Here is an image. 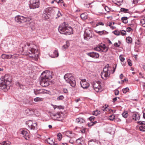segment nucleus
<instances>
[{
    "label": "nucleus",
    "instance_id": "f3484780",
    "mask_svg": "<svg viewBox=\"0 0 145 145\" xmlns=\"http://www.w3.org/2000/svg\"><path fill=\"white\" fill-rule=\"evenodd\" d=\"M100 47L101 50L103 52H106L108 50V48L106 46L105 44L101 45Z\"/></svg>",
    "mask_w": 145,
    "mask_h": 145
},
{
    "label": "nucleus",
    "instance_id": "e433bc0d",
    "mask_svg": "<svg viewBox=\"0 0 145 145\" xmlns=\"http://www.w3.org/2000/svg\"><path fill=\"white\" fill-rule=\"evenodd\" d=\"M120 10L121 12H124V13H127L128 10L123 8H121Z\"/></svg>",
    "mask_w": 145,
    "mask_h": 145
},
{
    "label": "nucleus",
    "instance_id": "ddd939ff",
    "mask_svg": "<svg viewBox=\"0 0 145 145\" xmlns=\"http://www.w3.org/2000/svg\"><path fill=\"white\" fill-rule=\"evenodd\" d=\"M81 87L83 89H87L89 86V84L85 80H81L80 82Z\"/></svg>",
    "mask_w": 145,
    "mask_h": 145
},
{
    "label": "nucleus",
    "instance_id": "72a5a7b5",
    "mask_svg": "<svg viewBox=\"0 0 145 145\" xmlns=\"http://www.w3.org/2000/svg\"><path fill=\"white\" fill-rule=\"evenodd\" d=\"M129 89L128 88H126L122 89V91L124 93H126L127 92L129 91Z\"/></svg>",
    "mask_w": 145,
    "mask_h": 145
},
{
    "label": "nucleus",
    "instance_id": "0eeeda50",
    "mask_svg": "<svg viewBox=\"0 0 145 145\" xmlns=\"http://www.w3.org/2000/svg\"><path fill=\"white\" fill-rule=\"evenodd\" d=\"M109 65L108 64H107L106 66L104 68L103 72L101 73V77L104 79V77L105 78L108 77L110 75V73H108V71L109 70Z\"/></svg>",
    "mask_w": 145,
    "mask_h": 145
},
{
    "label": "nucleus",
    "instance_id": "4be33fe9",
    "mask_svg": "<svg viewBox=\"0 0 145 145\" xmlns=\"http://www.w3.org/2000/svg\"><path fill=\"white\" fill-rule=\"evenodd\" d=\"M81 18L83 20H85L87 18L86 13H82L80 16Z\"/></svg>",
    "mask_w": 145,
    "mask_h": 145
},
{
    "label": "nucleus",
    "instance_id": "a19ab883",
    "mask_svg": "<svg viewBox=\"0 0 145 145\" xmlns=\"http://www.w3.org/2000/svg\"><path fill=\"white\" fill-rule=\"evenodd\" d=\"M104 8L105 9V10L107 12H109L110 8L108 7V6H106L104 7Z\"/></svg>",
    "mask_w": 145,
    "mask_h": 145
},
{
    "label": "nucleus",
    "instance_id": "6ab92c4d",
    "mask_svg": "<svg viewBox=\"0 0 145 145\" xmlns=\"http://www.w3.org/2000/svg\"><path fill=\"white\" fill-rule=\"evenodd\" d=\"M76 121L78 123L81 124L84 123L85 121V120L83 118H76Z\"/></svg>",
    "mask_w": 145,
    "mask_h": 145
},
{
    "label": "nucleus",
    "instance_id": "f257e3e1",
    "mask_svg": "<svg viewBox=\"0 0 145 145\" xmlns=\"http://www.w3.org/2000/svg\"><path fill=\"white\" fill-rule=\"evenodd\" d=\"M0 89L4 92L7 91L10 89V84L11 82V79L9 76L6 75L1 78Z\"/></svg>",
    "mask_w": 145,
    "mask_h": 145
},
{
    "label": "nucleus",
    "instance_id": "f704fd0d",
    "mask_svg": "<svg viewBox=\"0 0 145 145\" xmlns=\"http://www.w3.org/2000/svg\"><path fill=\"white\" fill-rule=\"evenodd\" d=\"M105 106H106V105ZM107 106H103L101 108L102 110H103L104 111H106L107 110H108V109L107 108Z\"/></svg>",
    "mask_w": 145,
    "mask_h": 145
},
{
    "label": "nucleus",
    "instance_id": "a211bd4d",
    "mask_svg": "<svg viewBox=\"0 0 145 145\" xmlns=\"http://www.w3.org/2000/svg\"><path fill=\"white\" fill-rule=\"evenodd\" d=\"M12 55L10 54H3L1 56L2 58L5 59H10L12 58Z\"/></svg>",
    "mask_w": 145,
    "mask_h": 145
},
{
    "label": "nucleus",
    "instance_id": "49530a36",
    "mask_svg": "<svg viewBox=\"0 0 145 145\" xmlns=\"http://www.w3.org/2000/svg\"><path fill=\"white\" fill-rule=\"evenodd\" d=\"M133 31V29L131 27H129L127 28L126 31L128 32H130Z\"/></svg>",
    "mask_w": 145,
    "mask_h": 145
},
{
    "label": "nucleus",
    "instance_id": "7ed1b4c3",
    "mask_svg": "<svg viewBox=\"0 0 145 145\" xmlns=\"http://www.w3.org/2000/svg\"><path fill=\"white\" fill-rule=\"evenodd\" d=\"M58 30L60 33L66 35H70L73 33L72 28L68 26V25L66 24L65 22L59 25Z\"/></svg>",
    "mask_w": 145,
    "mask_h": 145
},
{
    "label": "nucleus",
    "instance_id": "2eb2a0df",
    "mask_svg": "<svg viewBox=\"0 0 145 145\" xmlns=\"http://www.w3.org/2000/svg\"><path fill=\"white\" fill-rule=\"evenodd\" d=\"M21 134L22 135L23 137L26 140L29 139V134L27 131L23 130L22 131Z\"/></svg>",
    "mask_w": 145,
    "mask_h": 145
},
{
    "label": "nucleus",
    "instance_id": "423d86ee",
    "mask_svg": "<svg viewBox=\"0 0 145 145\" xmlns=\"http://www.w3.org/2000/svg\"><path fill=\"white\" fill-rule=\"evenodd\" d=\"M66 82L69 83L72 87H74L76 85V82L73 76H69L68 74H66L64 76Z\"/></svg>",
    "mask_w": 145,
    "mask_h": 145
},
{
    "label": "nucleus",
    "instance_id": "39448f33",
    "mask_svg": "<svg viewBox=\"0 0 145 145\" xmlns=\"http://www.w3.org/2000/svg\"><path fill=\"white\" fill-rule=\"evenodd\" d=\"M84 39L87 40L92 38L94 34L92 29L89 27H86L84 30Z\"/></svg>",
    "mask_w": 145,
    "mask_h": 145
},
{
    "label": "nucleus",
    "instance_id": "dca6fc26",
    "mask_svg": "<svg viewBox=\"0 0 145 145\" xmlns=\"http://www.w3.org/2000/svg\"><path fill=\"white\" fill-rule=\"evenodd\" d=\"M45 142H47L48 143L52 145H57V144L53 140L52 138H49L45 140Z\"/></svg>",
    "mask_w": 145,
    "mask_h": 145
},
{
    "label": "nucleus",
    "instance_id": "9d476101",
    "mask_svg": "<svg viewBox=\"0 0 145 145\" xmlns=\"http://www.w3.org/2000/svg\"><path fill=\"white\" fill-rule=\"evenodd\" d=\"M26 123L28 124V125L30 129H33V130L37 129V123L35 122H33L31 120H29L26 121Z\"/></svg>",
    "mask_w": 145,
    "mask_h": 145
},
{
    "label": "nucleus",
    "instance_id": "4c0bfd02",
    "mask_svg": "<svg viewBox=\"0 0 145 145\" xmlns=\"http://www.w3.org/2000/svg\"><path fill=\"white\" fill-rule=\"evenodd\" d=\"M122 115L123 117H124V118H126L128 116V113L127 112H125L122 114Z\"/></svg>",
    "mask_w": 145,
    "mask_h": 145
},
{
    "label": "nucleus",
    "instance_id": "5701e85b",
    "mask_svg": "<svg viewBox=\"0 0 145 145\" xmlns=\"http://www.w3.org/2000/svg\"><path fill=\"white\" fill-rule=\"evenodd\" d=\"M101 113V112L98 110H96L93 111L92 113V114L93 115L97 116L99 114Z\"/></svg>",
    "mask_w": 145,
    "mask_h": 145
},
{
    "label": "nucleus",
    "instance_id": "a18cd8bd",
    "mask_svg": "<svg viewBox=\"0 0 145 145\" xmlns=\"http://www.w3.org/2000/svg\"><path fill=\"white\" fill-rule=\"evenodd\" d=\"M42 16L43 17L45 18V19H48L49 18L48 15L45 13H43L42 14Z\"/></svg>",
    "mask_w": 145,
    "mask_h": 145
},
{
    "label": "nucleus",
    "instance_id": "c85d7f7f",
    "mask_svg": "<svg viewBox=\"0 0 145 145\" xmlns=\"http://www.w3.org/2000/svg\"><path fill=\"white\" fill-rule=\"evenodd\" d=\"M16 85L19 87L20 88L22 89L23 88V85L20 84L19 82L16 83Z\"/></svg>",
    "mask_w": 145,
    "mask_h": 145
},
{
    "label": "nucleus",
    "instance_id": "680f3d73",
    "mask_svg": "<svg viewBox=\"0 0 145 145\" xmlns=\"http://www.w3.org/2000/svg\"><path fill=\"white\" fill-rule=\"evenodd\" d=\"M117 98H118L119 99H120V98L119 97H116L113 99V102L114 103L117 100Z\"/></svg>",
    "mask_w": 145,
    "mask_h": 145
},
{
    "label": "nucleus",
    "instance_id": "774afa93",
    "mask_svg": "<svg viewBox=\"0 0 145 145\" xmlns=\"http://www.w3.org/2000/svg\"><path fill=\"white\" fill-rule=\"evenodd\" d=\"M2 145H7V143L6 141H4L2 143Z\"/></svg>",
    "mask_w": 145,
    "mask_h": 145
},
{
    "label": "nucleus",
    "instance_id": "58836bf2",
    "mask_svg": "<svg viewBox=\"0 0 145 145\" xmlns=\"http://www.w3.org/2000/svg\"><path fill=\"white\" fill-rule=\"evenodd\" d=\"M64 98V97L63 95H61L59 96L57 98V100L58 101L62 100Z\"/></svg>",
    "mask_w": 145,
    "mask_h": 145
},
{
    "label": "nucleus",
    "instance_id": "f03ea898",
    "mask_svg": "<svg viewBox=\"0 0 145 145\" xmlns=\"http://www.w3.org/2000/svg\"><path fill=\"white\" fill-rule=\"evenodd\" d=\"M50 72L48 71H44L42 73L40 84L42 87H46L49 85V80L51 79L52 77L50 74Z\"/></svg>",
    "mask_w": 145,
    "mask_h": 145
},
{
    "label": "nucleus",
    "instance_id": "37998d69",
    "mask_svg": "<svg viewBox=\"0 0 145 145\" xmlns=\"http://www.w3.org/2000/svg\"><path fill=\"white\" fill-rule=\"evenodd\" d=\"M57 136L58 137L57 139L59 140H60L62 138V135L60 133H59L57 134Z\"/></svg>",
    "mask_w": 145,
    "mask_h": 145
},
{
    "label": "nucleus",
    "instance_id": "6e6d98bb",
    "mask_svg": "<svg viewBox=\"0 0 145 145\" xmlns=\"http://www.w3.org/2000/svg\"><path fill=\"white\" fill-rule=\"evenodd\" d=\"M119 93V91L118 90L116 89L115 91V94L116 95H118Z\"/></svg>",
    "mask_w": 145,
    "mask_h": 145
},
{
    "label": "nucleus",
    "instance_id": "cd10ccee",
    "mask_svg": "<svg viewBox=\"0 0 145 145\" xmlns=\"http://www.w3.org/2000/svg\"><path fill=\"white\" fill-rule=\"evenodd\" d=\"M66 135L69 137H71V136L70 135H69V134H73L74 133H72V131H67L66 132Z\"/></svg>",
    "mask_w": 145,
    "mask_h": 145
},
{
    "label": "nucleus",
    "instance_id": "8fccbe9b",
    "mask_svg": "<svg viewBox=\"0 0 145 145\" xmlns=\"http://www.w3.org/2000/svg\"><path fill=\"white\" fill-rule=\"evenodd\" d=\"M121 35L123 36L125 35L126 34V31L124 30L121 31Z\"/></svg>",
    "mask_w": 145,
    "mask_h": 145
},
{
    "label": "nucleus",
    "instance_id": "c03bdc74",
    "mask_svg": "<svg viewBox=\"0 0 145 145\" xmlns=\"http://www.w3.org/2000/svg\"><path fill=\"white\" fill-rule=\"evenodd\" d=\"M69 44H66L64 45L63 46L62 49L64 50H65L68 48L69 46Z\"/></svg>",
    "mask_w": 145,
    "mask_h": 145
},
{
    "label": "nucleus",
    "instance_id": "aec40b11",
    "mask_svg": "<svg viewBox=\"0 0 145 145\" xmlns=\"http://www.w3.org/2000/svg\"><path fill=\"white\" fill-rule=\"evenodd\" d=\"M25 112L28 115H31L33 113V111L31 108H28L25 111Z\"/></svg>",
    "mask_w": 145,
    "mask_h": 145
},
{
    "label": "nucleus",
    "instance_id": "f8f14e48",
    "mask_svg": "<svg viewBox=\"0 0 145 145\" xmlns=\"http://www.w3.org/2000/svg\"><path fill=\"white\" fill-rule=\"evenodd\" d=\"M32 45V44L29 43H27V45L29 47H30L27 50V54L28 55L29 54H34L35 53L36 49L33 48L31 47V46Z\"/></svg>",
    "mask_w": 145,
    "mask_h": 145
},
{
    "label": "nucleus",
    "instance_id": "b1692460",
    "mask_svg": "<svg viewBox=\"0 0 145 145\" xmlns=\"http://www.w3.org/2000/svg\"><path fill=\"white\" fill-rule=\"evenodd\" d=\"M128 18L127 17H123L121 18V20L122 22L125 24H126L128 22Z\"/></svg>",
    "mask_w": 145,
    "mask_h": 145
},
{
    "label": "nucleus",
    "instance_id": "3c124183",
    "mask_svg": "<svg viewBox=\"0 0 145 145\" xmlns=\"http://www.w3.org/2000/svg\"><path fill=\"white\" fill-rule=\"evenodd\" d=\"M94 50L97 51L101 50V47L100 46L96 47L94 48Z\"/></svg>",
    "mask_w": 145,
    "mask_h": 145
},
{
    "label": "nucleus",
    "instance_id": "1a4fd4ad",
    "mask_svg": "<svg viewBox=\"0 0 145 145\" xmlns=\"http://www.w3.org/2000/svg\"><path fill=\"white\" fill-rule=\"evenodd\" d=\"M29 7L30 8L35 9L39 7V1L38 0H30Z\"/></svg>",
    "mask_w": 145,
    "mask_h": 145
},
{
    "label": "nucleus",
    "instance_id": "338daca9",
    "mask_svg": "<svg viewBox=\"0 0 145 145\" xmlns=\"http://www.w3.org/2000/svg\"><path fill=\"white\" fill-rule=\"evenodd\" d=\"M2 145H7V143L6 141H4L2 143Z\"/></svg>",
    "mask_w": 145,
    "mask_h": 145
},
{
    "label": "nucleus",
    "instance_id": "09e8293b",
    "mask_svg": "<svg viewBox=\"0 0 145 145\" xmlns=\"http://www.w3.org/2000/svg\"><path fill=\"white\" fill-rule=\"evenodd\" d=\"M53 120L55 121H57L62 122H63V118H60L59 119H58L57 118H55V119H53Z\"/></svg>",
    "mask_w": 145,
    "mask_h": 145
},
{
    "label": "nucleus",
    "instance_id": "4d7b16f0",
    "mask_svg": "<svg viewBox=\"0 0 145 145\" xmlns=\"http://www.w3.org/2000/svg\"><path fill=\"white\" fill-rule=\"evenodd\" d=\"M113 119H115V122H118L120 121H121V120L120 118H113Z\"/></svg>",
    "mask_w": 145,
    "mask_h": 145
},
{
    "label": "nucleus",
    "instance_id": "864d4df0",
    "mask_svg": "<svg viewBox=\"0 0 145 145\" xmlns=\"http://www.w3.org/2000/svg\"><path fill=\"white\" fill-rule=\"evenodd\" d=\"M99 25H104V24L101 22H99L97 23L96 24V26H97Z\"/></svg>",
    "mask_w": 145,
    "mask_h": 145
},
{
    "label": "nucleus",
    "instance_id": "69168bd1",
    "mask_svg": "<svg viewBox=\"0 0 145 145\" xmlns=\"http://www.w3.org/2000/svg\"><path fill=\"white\" fill-rule=\"evenodd\" d=\"M138 2V0H133V3L134 4H136Z\"/></svg>",
    "mask_w": 145,
    "mask_h": 145
},
{
    "label": "nucleus",
    "instance_id": "5fc2aeb1",
    "mask_svg": "<svg viewBox=\"0 0 145 145\" xmlns=\"http://www.w3.org/2000/svg\"><path fill=\"white\" fill-rule=\"evenodd\" d=\"M127 61L129 65L130 66H131L132 65V64L131 60L130 59H128L127 60Z\"/></svg>",
    "mask_w": 145,
    "mask_h": 145
},
{
    "label": "nucleus",
    "instance_id": "393cba45",
    "mask_svg": "<svg viewBox=\"0 0 145 145\" xmlns=\"http://www.w3.org/2000/svg\"><path fill=\"white\" fill-rule=\"evenodd\" d=\"M91 122L90 123H88V125L89 127L91 126L94 125V123H93L95 118H89Z\"/></svg>",
    "mask_w": 145,
    "mask_h": 145
},
{
    "label": "nucleus",
    "instance_id": "7c9ffc66",
    "mask_svg": "<svg viewBox=\"0 0 145 145\" xmlns=\"http://www.w3.org/2000/svg\"><path fill=\"white\" fill-rule=\"evenodd\" d=\"M42 100L43 99L42 98L37 97L35 98L34 99V101L35 102H38L40 101H42Z\"/></svg>",
    "mask_w": 145,
    "mask_h": 145
},
{
    "label": "nucleus",
    "instance_id": "2f4dec72",
    "mask_svg": "<svg viewBox=\"0 0 145 145\" xmlns=\"http://www.w3.org/2000/svg\"><path fill=\"white\" fill-rule=\"evenodd\" d=\"M133 118H140V116L138 113H134L133 115Z\"/></svg>",
    "mask_w": 145,
    "mask_h": 145
},
{
    "label": "nucleus",
    "instance_id": "a878e982",
    "mask_svg": "<svg viewBox=\"0 0 145 145\" xmlns=\"http://www.w3.org/2000/svg\"><path fill=\"white\" fill-rule=\"evenodd\" d=\"M127 42L128 43H131L132 42V38L129 37H127L126 38Z\"/></svg>",
    "mask_w": 145,
    "mask_h": 145
},
{
    "label": "nucleus",
    "instance_id": "ea45409f",
    "mask_svg": "<svg viewBox=\"0 0 145 145\" xmlns=\"http://www.w3.org/2000/svg\"><path fill=\"white\" fill-rule=\"evenodd\" d=\"M138 123L139 125H145V121H139L137 122Z\"/></svg>",
    "mask_w": 145,
    "mask_h": 145
},
{
    "label": "nucleus",
    "instance_id": "0e129e2a",
    "mask_svg": "<svg viewBox=\"0 0 145 145\" xmlns=\"http://www.w3.org/2000/svg\"><path fill=\"white\" fill-rule=\"evenodd\" d=\"M123 77V74H121L120 76V79H122Z\"/></svg>",
    "mask_w": 145,
    "mask_h": 145
},
{
    "label": "nucleus",
    "instance_id": "052dcab7",
    "mask_svg": "<svg viewBox=\"0 0 145 145\" xmlns=\"http://www.w3.org/2000/svg\"><path fill=\"white\" fill-rule=\"evenodd\" d=\"M140 23L142 24H145V19H142L140 21Z\"/></svg>",
    "mask_w": 145,
    "mask_h": 145
},
{
    "label": "nucleus",
    "instance_id": "bb28decb",
    "mask_svg": "<svg viewBox=\"0 0 145 145\" xmlns=\"http://www.w3.org/2000/svg\"><path fill=\"white\" fill-rule=\"evenodd\" d=\"M138 118H127L126 119V121L127 123H130L132 121L133 119H135V120L136 121L137 120H138Z\"/></svg>",
    "mask_w": 145,
    "mask_h": 145
},
{
    "label": "nucleus",
    "instance_id": "603ef678",
    "mask_svg": "<svg viewBox=\"0 0 145 145\" xmlns=\"http://www.w3.org/2000/svg\"><path fill=\"white\" fill-rule=\"evenodd\" d=\"M120 59L121 61H123L125 60V58L121 56V55H120Z\"/></svg>",
    "mask_w": 145,
    "mask_h": 145
},
{
    "label": "nucleus",
    "instance_id": "4468645a",
    "mask_svg": "<svg viewBox=\"0 0 145 145\" xmlns=\"http://www.w3.org/2000/svg\"><path fill=\"white\" fill-rule=\"evenodd\" d=\"M86 54L88 56L94 58H98L99 56V55L98 53L94 52L87 53Z\"/></svg>",
    "mask_w": 145,
    "mask_h": 145
},
{
    "label": "nucleus",
    "instance_id": "9b49d317",
    "mask_svg": "<svg viewBox=\"0 0 145 145\" xmlns=\"http://www.w3.org/2000/svg\"><path fill=\"white\" fill-rule=\"evenodd\" d=\"M34 93L36 95L44 93L50 94L51 93L50 91L44 89H34Z\"/></svg>",
    "mask_w": 145,
    "mask_h": 145
},
{
    "label": "nucleus",
    "instance_id": "412c9836",
    "mask_svg": "<svg viewBox=\"0 0 145 145\" xmlns=\"http://www.w3.org/2000/svg\"><path fill=\"white\" fill-rule=\"evenodd\" d=\"M58 56L59 54L57 50H55L54 52L53 53V56H52V57L54 58L57 57Z\"/></svg>",
    "mask_w": 145,
    "mask_h": 145
},
{
    "label": "nucleus",
    "instance_id": "13d9d810",
    "mask_svg": "<svg viewBox=\"0 0 145 145\" xmlns=\"http://www.w3.org/2000/svg\"><path fill=\"white\" fill-rule=\"evenodd\" d=\"M93 141V140H91L88 141V145H94L92 142Z\"/></svg>",
    "mask_w": 145,
    "mask_h": 145
},
{
    "label": "nucleus",
    "instance_id": "6e6552de",
    "mask_svg": "<svg viewBox=\"0 0 145 145\" xmlns=\"http://www.w3.org/2000/svg\"><path fill=\"white\" fill-rule=\"evenodd\" d=\"M101 83L99 81L94 82L93 85L94 89L97 92L101 91L102 89L101 86Z\"/></svg>",
    "mask_w": 145,
    "mask_h": 145
},
{
    "label": "nucleus",
    "instance_id": "de8ad7c7",
    "mask_svg": "<svg viewBox=\"0 0 145 145\" xmlns=\"http://www.w3.org/2000/svg\"><path fill=\"white\" fill-rule=\"evenodd\" d=\"M112 25V22H110L109 23V25H108L110 27V28L112 29H113L115 28H116V27H114L111 26Z\"/></svg>",
    "mask_w": 145,
    "mask_h": 145
},
{
    "label": "nucleus",
    "instance_id": "bf43d9fd",
    "mask_svg": "<svg viewBox=\"0 0 145 145\" xmlns=\"http://www.w3.org/2000/svg\"><path fill=\"white\" fill-rule=\"evenodd\" d=\"M57 17H56V18H58L59 17L61 16V13L59 11H58L57 13Z\"/></svg>",
    "mask_w": 145,
    "mask_h": 145
},
{
    "label": "nucleus",
    "instance_id": "79ce46f5",
    "mask_svg": "<svg viewBox=\"0 0 145 145\" xmlns=\"http://www.w3.org/2000/svg\"><path fill=\"white\" fill-rule=\"evenodd\" d=\"M105 31H95V32L99 34L100 35H101L104 34V32Z\"/></svg>",
    "mask_w": 145,
    "mask_h": 145
},
{
    "label": "nucleus",
    "instance_id": "473e14b6",
    "mask_svg": "<svg viewBox=\"0 0 145 145\" xmlns=\"http://www.w3.org/2000/svg\"><path fill=\"white\" fill-rule=\"evenodd\" d=\"M112 33L115 35L118 36L120 35V33L119 31L118 30H115L112 32Z\"/></svg>",
    "mask_w": 145,
    "mask_h": 145
},
{
    "label": "nucleus",
    "instance_id": "20e7f679",
    "mask_svg": "<svg viewBox=\"0 0 145 145\" xmlns=\"http://www.w3.org/2000/svg\"><path fill=\"white\" fill-rule=\"evenodd\" d=\"M31 19V18L30 16L25 15L24 16L18 15L15 18V20L16 22L19 24L29 22Z\"/></svg>",
    "mask_w": 145,
    "mask_h": 145
},
{
    "label": "nucleus",
    "instance_id": "c9c22d12",
    "mask_svg": "<svg viewBox=\"0 0 145 145\" xmlns=\"http://www.w3.org/2000/svg\"><path fill=\"white\" fill-rule=\"evenodd\" d=\"M139 130L142 131H145V126H140L139 128Z\"/></svg>",
    "mask_w": 145,
    "mask_h": 145
},
{
    "label": "nucleus",
    "instance_id": "e2e57ef3",
    "mask_svg": "<svg viewBox=\"0 0 145 145\" xmlns=\"http://www.w3.org/2000/svg\"><path fill=\"white\" fill-rule=\"evenodd\" d=\"M114 46L116 47H119L120 46V45L118 44L117 42H115L114 44Z\"/></svg>",
    "mask_w": 145,
    "mask_h": 145
},
{
    "label": "nucleus",
    "instance_id": "c756f323",
    "mask_svg": "<svg viewBox=\"0 0 145 145\" xmlns=\"http://www.w3.org/2000/svg\"><path fill=\"white\" fill-rule=\"evenodd\" d=\"M82 138H80L76 140V143L78 144H81V140L82 139Z\"/></svg>",
    "mask_w": 145,
    "mask_h": 145
}]
</instances>
